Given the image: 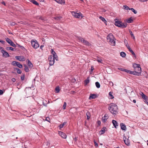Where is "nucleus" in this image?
<instances>
[{"label": "nucleus", "mask_w": 148, "mask_h": 148, "mask_svg": "<svg viewBox=\"0 0 148 148\" xmlns=\"http://www.w3.org/2000/svg\"><path fill=\"white\" fill-rule=\"evenodd\" d=\"M133 66L134 71H132V74L139 75L141 73V69L139 64L134 63L133 64Z\"/></svg>", "instance_id": "obj_1"}, {"label": "nucleus", "mask_w": 148, "mask_h": 148, "mask_svg": "<svg viewBox=\"0 0 148 148\" xmlns=\"http://www.w3.org/2000/svg\"><path fill=\"white\" fill-rule=\"evenodd\" d=\"M24 66L25 67L24 70L25 71L27 72H29V70L27 66L26 65H24Z\"/></svg>", "instance_id": "obj_26"}, {"label": "nucleus", "mask_w": 148, "mask_h": 148, "mask_svg": "<svg viewBox=\"0 0 148 148\" xmlns=\"http://www.w3.org/2000/svg\"><path fill=\"white\" fill-rule=\"evenodd\" d=\"M105 11H106V10L104 9L103 10L102 12H105Z\"/></svg>", "instance_id": "obj_63"}, {"label": "nucleus", "mask_w": 148, "mask_h": 148, "mask_svg": "<svg viewBox=\"0 0 148 148\" xmlns=\"http://www.w3.org/2000/svg\"><path fill=\"white\" fill-rule=\"evenodd\" d=\"M11 25H15V23L12 22L11 23Z\"/></svg>", "instance_id": "obj_57"}, {"label": "nucleus", "mask_w": 148, "mask_h": 148, "mask_svg": "<svg viewBox=\"0 0 148 148\" xmlns=\"http://www.w3.org/2000/svg\"><path fill=\"white\" fill-rule=\"evenodd\" d=\"M109 84H110V85L111 86H113V83L112 82H109Z\"/></svg>", "instance_id": "obj_49"}, {"label": "nucleus", "mask_w": 148, "mask_h": 148, "mask_svg": "<svg viewBox=\"0 0 148 148\" xmlns=\"http://www.w3.org/2000/svg\"><path fill=\"white\" fill-rule=\"evenodd\" d=\"M1 52L2 53L3 57L5 58H7L10 56V55L8 53L3 49H1Z\"/></svg>", "instance_id": "obj_8"}, {"label": "nucleus", "mask_w": 148, "mask_h": 148, "mask_svg": "<svg viewBox=\"0 0 148 148\" xmlns=\"http://www.w3.org/2000/svg\"><path fill=\"white\" fill-rule=\"evenodd\" d=\"M114 39H112V40L111 39L110 40V41H109L108 42L110 44L114 46L115 44V41L114 40Z\"/></svg>", "instance_id": "obj_22"}, {"label": "nucleus", "mask_w": 148, "mask_h": 148, "mask_svg": "<svg viewBox=\"0 0 148 148\" xmlns=\"http://www.w3.org/2000/svg\"><path fill=\"white\" fill-rule=\"evenodd\" d=\"M57 3L61 4H64L65 1L64 0H54Z\"/></svg>", "instance_id": "obj_17"}, {"label": "nucleus", "mask_w": 148, "mask_h": 148, "mask_svg": "<svg viewBox=\"0 0 148 148\" xmlns=\"http://www.w3.org/2000/svg\"><path fill=\"white\" fill-rule=\"evenodd\" d=\"M91 68H92L91 71H92L94 69V68L92 66L91 67Z\"/></svg>", "instance_id": "obj_62"}, {"label": "nucleus", "mask_w": 148, "mask_h": 148, "mask_svg": "<svg viewBox=\"0 0 148 148\" xmlns=\"http://www.w3.org/2000/svg\"><path fill=\"white\" fill-rule=\"evenodd\" d=\"M124 141L125 143L127 145H129L130 144V142L128 139H126L125 136H124L123 138Z\"/></svg>", "instance_id": "obj_16"}, {"label": "nucleus", "mask_w": 148, "mask_h": 148, "mask_svg": "<svg viewBox=\"0 0 148 148\" xmlns=\"http://www.w3.org/2000/svg\"><path fill=\"white\" fill-rule=\"evenodd\" d=\"M55 90H56V93L59 92L60 90L59 87L57 86V87H56V88H55Z\"/></svg>", "instance_id": "obj_35"}, {"label": "nucleus", "mask_w": 148, "mask_h": 148, "mask_svg": "<svg viewBox=\"0 0 148 148\" xmlns=\"http://www.w3.org/2000/svg\"><path fill=\"white\" fill-rule=\"evenodd\" d=\"M32 47L35 49H36L39 47V44L36 40H33L31 41Z\"/></svg>", "instance_id": "obj_4"}, {"label": "nucleus", "mask_w": 148, "mask_h": 148, "mask_svg": "<svg viewBox=\"0 0 148 148\" xmlns=\"http://www.w3.org/2000/svg\"><path fill=\"white\" fill-rule=\"evenodd\" d=\"M17 62H16V61H14L12 62V64L14 66H16V64H17Z\"/></svg>", "instance_id": "obj_38"}, {"label": "nucleus", "mask_w": 148, "mask_h": 148, "mask_svg": "<svg viewBox=\"0 0 148 148\" xmlns=\"http://www.w3.org/2000/svg\"><path fill=\"white\" fill-rule=\"evenodd\" d=\"M51 53L53 55L52 56H53L55 58V59L56 60H58V56L56 55V53L53 51V49H51Z\"/></svg>", "instance_id": "obj_13"}, {"label": "nucleus", "mask_w": 148, "mask_h": 148, "mask_svg": "<svg viewBox=\"0 0 148 148\" xmlns=\"http://www.w3.org/2000/svg\"><path fill=\"white\" fill-rule=\"evenodd\" d=\"M15 69L17 70V73L19 74H21V71L20 69H19L18 68H15Z\"/></svg>", "instance_id": "obj_37"}, {"label": "nucleus", "mask_w": 148, "mask_h": 148, "mask_svg": "<svg viewBox=\"0 0 148 148\" xmlns=\"http://www.w3.org/2000/svg\"><path fill=\"white\" fill-rule=\"evenodd\" d=\"M107 39L108 42L110 41V40H112V39H114L113 34L112 33L109 34L107 36Z\"/></svg>", "instance_id": "obj_11"}, {"label": "nucleus", "mask_w": 148, "mask_h": 148, "mask_svg": "<svg viewBox=\"0 0 148 148\" xmlns=\"http://www.w3.org/2000/svg\"><path fill=\"white\" fill-rule=\"evenodd\" d=\"M61 18H62L61 17H56L55 18L57 20H59Z\"/></svg>", "instance_id": "obj_46"}, {"label": "nucleus", "mask_w": 148, "mask_h": 148, "mask_svg": "<svg viewBox=\"0 0 148 148\" xmlns=\"http://www.w3.org/2000/svg\"><path fill=\"white\" fill-rule=\"evenodd\" d=\"M133 102L134 103H136V100H135V99L133 101Z\"/></svg>", "instance_id": "obj_61"}, {"label": "nucleus", "mask_w": 148, "mask_h": 148, "mask_svg": "<svg viewBox=\"0 0 148 148\" xmlns=\"http://www.w3.org/2000/svg\"><path fill=\"white\" fill-rule=\"evenodd\" d=\"M2 3L3 4V5H5V2H3V1L2 2Z\"/></svg>", "instance_id": "obj_58"}, {"label": "nucleus", "mask_w": 148, "mask_h": 148, "mask_svg": "<svg viewBox=\"0 0 148 148\" xmlns=\"http://www.w3.org/2000/svg\"><path fill=\"white\" fill-rule=\"evenodd\" d=\"M86 115L87 116V120H89L90 119V114L89 112H87L86 113Z\"/></svg>", "instance_id": "obj_27"}, {"label": "nucleus", "mask_w": 148, "mask_h": 148, "mask_svg": "<svg viewBox=\"0 0 148 148\" xmlns=\"http://www.w3.org/2000/svg\"><path fill=\"white\" fill-rule=\"evenodd\" d=\"M118 69H119V70L121 71H123L124 70V69L120 68H118Z\"/></svg>", "instance_id": "obj_52"}, {"label": "nucleus", "mask_w": 148, "mask_h": 148, "mask_svg": "<svg viewBox=\"0 0 148 148\" xmlns=\"http://www.w3.org/2000/svg\"><path fill=\"white\" fill-rule=\"evenodd\" d=\"M78 40L82 42L86 45L89 46L90 44L87 40H84L83 38L79 37L78 38Z\"/></svg>", "instance_id": "obj_5"}, {"label": "nucleus", "mask_w": 148, "mask_h": 148, "mask_svg": "<svg viewBox=\"0 0 148 148\" xmlns=\"http://www.w3.org/2000/svg\"><path fill=\"white\" fill-rule=\"evenodd\" d=\"M25 78V76L24 75H23L21 77V79L22 80H24Z\"/></svg>", "instance_id": "obj_50"}, {"label": "nucleus", "mask_w": 148, "mask_h": 148, "mask_svg": "<svg viewBox=\"0 0 148 148\" xmlns=\"http://www.w3.org/2000/svg\"><path fill=\"white\" fill-rule=\"evenodd\" d=\"M108 109L112 114H116L117 113L118 107L116 104L111 103L109 105Z\"/></svg>", "instance_id": "obj_2"}, {"label": "nucleus", "mask_w": 148, "mask_h": 148, "mask_svg": "<svg viewBox=\"0 0 148 148\" xmlns=\"http://www.w3.org/2000/svg\"><path fill=\"white\" fill-rule=\"evenodd\" d=\"M145 103L148 105V102L147 101H145Z\"/></svg>", "instance_id": "obj_60"}, {"label": "nucleus", "mask_w": 148, "mask_h": 148, "mask_svg": "<svg viewBox=\"0 0 148 148\" xmlns=\"http://www.w3.org/2000/svg\"><path fill=\"white\" fill-rule=\"evenodd\" d=\"M30 1L32 3L36 5H39L38 3L36 1L34 0H31Z\"/></svg>", "instance_id": "obj_25"}, {"label": "nucleus", "mask_w": 148, "mask_h": 148, "mask_svg": "<svg viewBox=\"0 0 148 148\" xmlns=\"http://www.w3.org/2000/svg\"><path fill=\"white\" fill-rule=\"evenodd\" d=\"M15 58L17 60L21 61H23L25 60V57L23 56H16L15 57Z\"/></svg>", "instance_id": "obj_9"}, {"label": "nucleus", "mask_w": 148, "mask_h": 148, "mask_svg": "<svg viewBox=\"0 0 148 148\" xmlns=\"http://www.w3.org/2000/svg\"><path fill=\"white\" fill-rule=\"evenodd\" d=\"M44 46L43 45H42L41 46H40V49H42V47H43Z\"/></svg>", "instance_id": "obj_55"}, {"label": "nucleus", "mask_w": 148, "mask_h": 148, "mask_svg": "<svg viewBox=\"0 0 148 148\" xmlns=\"http://www.w3.org/2000/svg\"><path fill=\"white\" fill-rule=\"evenodd\" d=\"M129 51L131 52V53H132V54L134 56V57H136V56L135 55V53H134V52L131 49H130L129 50Z\"/></svg>", "instance_id": "obj_41"}, {"label": "nucleus", "mask_w": 148, "mask_h": 148, "mask_svg": "<svg viewBox=\"0 0 148 148\" xmlns=\"http://www.w3.org/2000/svg\"><path fill=\"white\" fill-rule=\"evenodd\" d=\"M6 40L7 42L11 46L14 47H16V45L12 42L11 40L9 39V38H7L6 39Z\"/></svg>", "instance_id": "obj_10"}, {"label": "nucleus", "mask_w": 148, "mask_h": 148, "mask_svg": "<svg viewBox=\"0 0 148 148\" xmlns=\"http://www.w3.org/2000/svg\"><path fill=\"white\" fill-rule=\"evenodd\" d=\"M112 123L113 125L115 128H116V126H118V123L117 122L114 120H112Z\"/></svg>", "instance_id": "obj_21"}, {"label": "nucleus", "mask_w": 148, "mask_h": 148, "mask_svg": "<svg viewBox=\"0 0 148 148\" xmlns=\"http://www.w3.org/2000/svg\"><path fill=\"white\" fill-rule=\"evenodd\" d=\"M141 94H140L141 96H142V98L144 99L145 100V101H147V97L145 95L144 93H143L142 92H141Z\"/></svg>", "instance_id": "obj_19"}, {"label": "nucleus", "mask_w": 148, "mask_h": 148, "mask_svg": "<svg viewBox=\"0 0 148 148\" xmlns=\"http://www.w3.org/2000/svg\"><path fill=\"white\" fill-rule=\"evenodd\" d=\"M12 81L13 82H15L16 81V79L15 78H12Z\"/></svg>", "instance_id": "obj_54"}, {"label": "nucleus", "mask_w": 148, "mask_h": 148, "mask_svg": "<svg viewBox=\"0 0 148 148\" xmlns=\"http://www.w3.org/2000/svg\"><path fill=\"white\" fill-rule=\"evenodd\" d=\"M48 60L49 61V65L51 66L53 65L54 63L55 60L54 57L51 55L50 56H49Z\"/></svg>", "instance_id": "obj_6"}, {"label": "nucleus", "mask_w": 148, "mask_h": 148, "mask_svg": "<svg viewBox=\"0 0 148 148\" xmlns=\"http://www.w3.org/2000/svg\"><path fill=\"white\" fill-rule=\"evenodd\" d=\"M126 46L129 50L131 49L130 46L129 45H128L127 44L126 45Z\"/></svg>", "instance_id": "obj_53"}, {"label": "nucleus", "mask_w": 148, "mask_h": 148, "mask_svg": "<svg viewBox=\"0 0 148 148\" xmlns=\"http://www.w3.org/2000/svg\"><path fill=\"white\" fill-rule=\"evenodd\" d=\"M6 49L7 50H10L11 51H13L14 50V49L12 47H6Z\"/></svg>", "instance_id": "obj_40"}, {"label": "nucleus", "mask_w": 148, "mask_h": 148, "mask_svg": "<svg viewBox=\"0 0 148 148\" xmlns=\"http://www.w3.org/2000/svg\"><path fill=\"white\" fill-rule=\"evenodd\" d=\"M123 7H124V9L126 10H128L129 9V7L127 5H124Z\"/></svg>", "instance_id": "obj_48"}, {"label": "nucleus", "mask_w": 148, "mask_h": 148, "mask_svg": "<svg viewBox=\"0 0 148 148\" xmlns=\"http://www.w3.org/2000/svg\"><path fill=\"white\" fill-rule=\"evenodd\" d=\"M66 102H64V105L63 106V109L64 110L65 109L66 107Z\"/></svg>", "instance_id": "obj_43"}, {"label": "nucleus", "mask_w": 148, "mask_h": 148, "mask_svg": "<svg viewBox=\"0 0 148 148\" xmlns=\"http://www.w3.org/2000/svg\"><path fill=\"white\" fill-rule=\"evenodd\" d=\"M27 65L29 68L31 69L33 66V65L29 60H28Z\"/></svg>", "instance_id": "obj_23"}, {"label": "nucleus", "mask_w": 148, "mask_h": 148, "mask_svg": "<svg viewBox=\"0 0 148 148\" xmlns=\"http://www.w3.org/2000/svg\"><path fill=\"white\" fill-rule=\"evenodd\" d=\"M0 42L2 43H3L4 42L3 40H0Z\"/></svg>", "instance_id": "obj_56"}, {"label": "nucleus", "mask_w": 148, "mask_h": 148, "mask_svg": "<svg viewBox=\"0 0 148 148\" xmlns=\"http://www.w3.org/2000/svg\"><path fill=\"white\" fill-rule=\"evenodd\" d=\"M66 122H64L62 124H60L59 125V127H60V128H62L64 127V126L66 124Z\"/></svg>", "instance_id": "obj_30"}, {"label": "nucleus", "mask_w": 148, "mask_h": 148, "mask_svg": "<svg viewBox=\"0 0 148 148\" xmlns=\"http://www.w3.org/2000/svg\"><path fill=\"white\" fill-rule=\"evenodd\" d=\"M46 120L50 122V119L49 117L46 118Z\"/></svg>", "instance_id": "obj_47"}, {"label": "nucleus", "mask_w": 148, "mask_h": 148, "mask_svg": "<svg viewBox=\"0 0 148 148\" xmlns=\"http://www.w3.org/2000/svg\"><path fill=\"white\" fill-rule=\"evenodd\" d=\"M3 93V91L2 90H0V95H2Z\"/></svg>", "instance_id": "obj_51"}, {"label": "nucleus", "mask_w": 148, "mask_h": 148, "mask_svg": "<svg viewBox=\"0 0 148 148\" xmlns=\"http://www.w3.org/2000/svg\"><path fill=\"white\" fill-rule=\"evenodd\" d=\"M40 2H43L44 1V0H39Z\"/></svg>", "instance_id": "obj_64"}, {"label": "nucleus", "mask_w": 148, "mask_h": 148, "mask_svg": "<svg viewBox=\"0 0 148 148\" xmlns=\"http://www.w3.org/2000/svg\"><path fill=\"white\" fill-rule=\"evenodd\" d=\"M121 129L123 130H125L126 127L125 125L123 123H121L120 124Z\"/></svg>", "instance_id": "obj_20"}, {"label": "nucleus", "mask_w": 148, "mask_h": 148, "mask_svg": "<svg viewBox=\"0 0 148 148\" xmlns=\"http://www.w3.org/2000/svg\"><path fill=\"white\" fill-rule=\"evenodd\" d=\"M97 60L98 62L100 63H101L102 61V60L101 59H97Z\"/></svg>", "instance_id": "obj_44"}, {"label": "nucleus", "mask_w": 148, "mask_h": 148, "mask_svg": "<svg viewBox=\"0 0 148 148\" xmlns=\"http://www.w3.org/2000/svg\"><path fill=\"white\" fill-rule=\"evenodd\" d=\"M71 13L73 16L76 18H79L80 17L82 18L83 17V14H81L80 13H77L75 12L74 11H72L71 12Z\"/></svg>", "instance_id": "obj_7"}, {"label": "nucleus", "mask_w": 148, "mask_h": 148, "mask_svg": "<svg viewBox=\"0 0 148 148\" xmlns=\"http://www.w3.org/2000/svg\"><path fill=\"white\" fill-rule=\"evenodd\" d=\"M129 10H131L132 12H133L134 14H136L137 13V11L135 10L134 8H131L129 9Z\"/></svg>", "instance_id": "obj_36"}, {"label": "nucleus", "mask_w": 148, "mask_h": 148, "mask_svg": "<svg viewBox=\"0 0 148 148\" xmlns=\"http://www.w3.org/2000/svg\"><path fill=\"white\" fill-rule=\"evenodd\" d=\"M109 95H110V96L111 97H110L111 99H112L114 98V97H113V96L112 95V93L111 92H109Z\"/></svg>", "instance_id": "obj_42"}, {"label": "nucleus", "mask_w": 148, "mask_h": 148, "mask_svg": "<svg viewBox=\"0 0 148 148\" xmlns=\"http://www.w3.org/2000/svg\"><path fill=\"white\" fill-rule=\"evenodd\" d=\"M115 25L117 26L122 28H125L127 25V23H123L118 20L115 21Z\"/></svg>", "instance_id": "obj_3"}, {"label": "nucleus", "mask_w": 148, "mask_h": 148, "mask_svg": "<svg viewBox=\"0 0 148 148\" xmlns=\"http://www.w3.org/2000/svg\"><path fill=\"white\" fill-rule=\"evenodd\" d=\"M133 21V20L131 18H129L126 20V22L129 23H131Z\"/></svg>", "instance_id": "obj_28"}, {"label": "nucleus", "mask_w": 148, "mask_h": 148, "mask_svg": "<svg viewBox=\"0 0 148 148\" xmlns=\"http://www.w3.org/2000/svg\"><path fill=\"white\" fill-rule=\"evenodd\" d=\"M16 66H18L20 68H22L23 67V66L22 64H21L20 63L18 62H17Z\"/></svg>", "instance_id": "obj_29"}, {"label": "nucleus", "mask_w": 148, "mask_h": 148, "mask_svg": "<svg viewBox=\"0 0 148 148\" xmlns=\"http://www.w3.org/2000/svg\"><path fill=\"white\" fill-rule=\"evenodd\" d=\"M106 130V127H103L100 131L99 134H100V135L103 134L105 132Z\"/></svg>", "instance_id": "obj_18"}, {"label": "nucleus", "mask_w": 148, "mask_h": 148, "mask_svg": "<svg viewBox=\"0 0 148 148\" xmlns=\"http://www.w3.org/2000/svg\"><path fill=\"white\" fill-rule=\"evenodd\" d=\"M120 55L121 56L123 57H125L126 56V54L124 52H121L120 53Z\"/></svg>", "instance_id": "obj_32"}, {"label": "nucleus", "mask_w": 148, "mask_h": 148, "mask_svg": "<svg viewBox=\"0 0 148 148\" xmlns=\"http://www.w3.org/2000/svg\"><path fill=\"white\" fill-rule=\"evenodd\" d=\"M109 116L107 114H106L102 118V121L103 123H105L107 119L108 118Z\"/></svg>", "instance_id": "obj_12"}, {"label": "nucleus", "mask_w": 148, "mask_h": 148, "mask_svg": "<svg viewBox=\"0 0 148 148\" xmlns=\"http://www.w3.org/2000/svg\"><path fill=\"white\" fill-rule=\"evenodd\" d=\"M97 97V95L95 94H91L90 95L89 99L90 100L92 99H94L96 98Z\"/></svg>", "instance_id": "obj_15"}, {"label": "nucleus", "mask_w": 148, "mask_h": 148, "mask_svg": "<svg viewBox=\"0 0 148 148\" xmlns=\"http://www.w3.org/2000/svg\"><path fill=\"white\" fill-rule=\"evenodd\" d=\"M58 134L62 138L64 139H66V135L65 133L60 131L59 132Z\"/></svg>", "instance_id": "obj_14"}, {"label": "nucleus", "mask_w": 148, "mask_h": 148, "mask_svg": "<svg viewBox=\"0 0 148 148\" xmlns=\"http://www.w3.org/2000/svg\"><path fill=\"white\" fill-rule=\"evenodd\" d=\"M94 142L95 146L97 147L98 146V144L96 142L95 140L94 141Z\"/></svg>", "instance_id": "obj_45"}, {"label": "nucleus", "mask_w": 148, "mask_h": 148, "mask_svg": "<svg viewBox=\"0 0 148 148\" xmlns=\"http://www.w3.org/2000/svg\"><path fill=\"white\" fill-rule=\"evenodd\" d=\"M99 18L103 22H104L105 23H106V21L103 17H102L101 16L99 17Z\"/></svg>", "instance_id": "obj_31"}, {"label": "nucleus", "mask_w": 148, "mask_h": 148, "mask_svg": "<svg viewBox=\"0 0 148 148\" xmlns=\"http://www.w3.org/2000/svg\"><path fill=\"white\" fill-rule=\"evenodd\" d=\"M89 80L88 79V77L87 79L84 81V83L86 85H87L89 83Z\"/></svg>", "instance_id": "obj_34"}, {"label": "nucleus", "mask_w": 148, "mask_h": 148, "mask_svg": "<svg viewBox=\"0 0 148 148\" xmlns=\"http://www.w3.org/2000/svg\"><path fill=\"white\" fill-rule=\"evenodd\" d=\"M95 85H96V87L97 88H99L100 87V85L99 83L98 82H96L95 83Z\"/></svg>", "instance_id": "obj_33"}, {"label": "nucleus", "mask_w": 148, "mask_h": 148, "mask_svg": "<svg viewBox=\"0 0 148 148\" xmlns=\"http://www.w3.org/2000/svg\"><path fill=\"white\" fill-rule=\"evenodd\" d=\"M129 32L130 33V34L132 37H133V38L134 39H135V37H134L133 33H132V31L131 30H130Z\"/></svg>", "instance_id": "obj_39"}, {"label": "nucleus", "mask_w": 148, "mask_h": 148, "mask_svg": "<svg viewBox=\"0 0 148 148\" xmlns=\"http://www.w3.org/2000/svg\"><path fill=\"white\" fill-rule=\"evenodd\" d=\"M98 123L99 125H100L101 124V122L100 121H98Z\"/></svg>", "instance_id": "obj_59"}, {"label": "nucleus", "mask_w": 148, "mask_h": 148, "mask_svg": "<svg viewBox=\"0 0 148 148\" xmlns=\"http://www.w3.org/2000/svg\"><path fill=\"white\" fill-rule=\"evenodd\" d=\"M123 71L125 72L128 73L132 74V71L124 69Z\"/></svg>", "instance_id": "obj_24"}]
</instances>
